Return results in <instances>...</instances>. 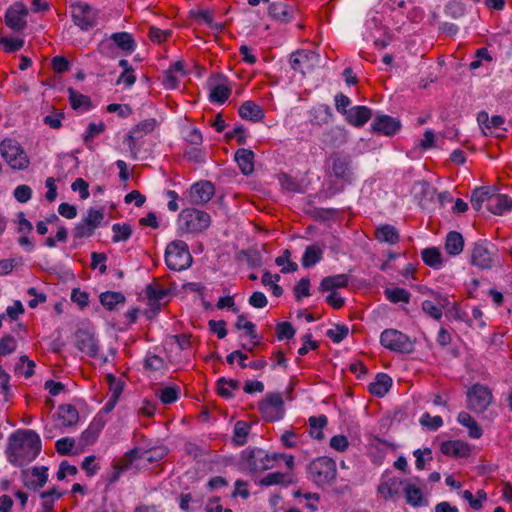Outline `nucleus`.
Masks as SVG:
<instances>
[{
  "label": "nucleus",
  "mask_w": 512,
  "mask_h": 512,
  "mask_svg": "<svg viewBox=\"0 0 512 512\" xmlns=\"http://www.w3.org/2000/svg\"><path fill=\"white\" fill-rule=\"evenodd\" d=\"M319 58L316 52L301 49L291 54L290 65L293 70L303 73L305 70H312L319 63Z\"/></svg>",
  "instance_id": "13"
},
{
  "label": "nucleus",
  "mask_w": 512,
  "mask_h": 512,
  "mask_svg": "<svg viewBox=\"0 0 512 512\" xmlns=\"http://www.w3.org/2000/svg\"><path fill=\"white\" fill-rule=\"evenodd\" d=\"M75 346L92 358H95L99 352L98 341L92 333L86 330L79 329L76 331Z\"/></svg>",
  "instance_id": "16"
},
{
  "label": "nucleus",
  "mask_w": 512,
  "mask_h": 512,
  "mask_svg": "<svg viewBox=\"0 0 512 512\" xmlns=\"http://www.w3.org/2000/svg\"><path fill=\"white\" fill-rule=\"evenodd\" d=\"M293 9L284 2H273L268 7L269 16L279 22L288 23L293 18Z\"/></svg>",
  "instance_id": "23"
},
{
  "label": "nucleus",
  "mask_w": 512,
  "mask_h": 512,
  "mask_svg": "<svg viewBox=\"0 0 512 512\" xmlns=\"http://www.w3.org/2000/svg\"><path fill=\"white\" fill-rule=\"evenodd\" d=\"M349 277L346 274H337L324 277L319 285L321 292H335L336 289L347 287Z\"/></svg>",
  "instance_id": "25"
},
{
  "label": "nucleus",
  "mask_w": 512,
  "mask_h": 512,
  "mask_svg": "<svg viewBox=\"0 0 512 512\" xmlns=\"http://www.w3.org/2000/svg\"><path fill=\"white\" fill-rule=\"evenodd\" d=\"M464 248L463 236L457 231H450L446 236L445 249L451 256L459 255Z\"/></svg>",
  "instance_id": "31"
},
{
  "label": "nucleus",
  "mask_w": 512,
  "mask_h": 512,
  "mask_svg": "<svg viewBox=\"0 0 512 512\" xmlns=\"http://www.w3.org/2000/svg\"><path fill=\"white\" fill-rule=\"evenodd\" d=\"M296 301H300L303 297H308L310 293V279L308 277L301 278L293 288Z\"/></svg>",
  "instance_id": "51"
},
{
  "label": "nucleus",
  "mask_w": 512,
  "mask_h": 512,
  "mask_svg": "<svg viewBox=\"0 0 512 512\" xmlns=\"http://www.w3.org/2000/svg\"><path fill=\"white\" fill-rule=\"evenodd\" d=\"M432 299L422 302V311L434 320L442 318L443 310L449 306L450 301L446 295L438 292H431Z\"/></svg>",
  "instance_id": "15"
},
{
  "label": "nucleus",
  "mask_w": 512,
  "mask_h": 512,
  "mask_svg": "<svg viewBox=\"0 0 512 512\" xmlns=\"http://www.w3.org/2000/svg\"><path fill=\"white\" fill-rule=\"evenodd\" d=\"M421 257L426 265L434 269H439L443 264L442 255L435 247L423 249L421 251Z\"/></svg>",
  "instance_id": "36"
},
{
  "label": "nucleus",
  "mask_w": 512,
  "mask_h": 512,
  "mask_svg": "<svg viewBox=\"0 0 512 512\" xmlns=\"http://www.w3.org/2000/svg\"><path fill=\"white\" fill-rule=\"evenodd\" d=\"M190 16L195 19H202L211 29L221 30L222 24L213 22V14L209 10H191L189 12Z\"/></svg>",
  "instance_id": "49"
},
{
  "label": "nucleus",
  "mask_w": 512,
  "mask_h": 512,
  "mask_svg": "<svg viewBox=\"0 0 512 512\" xmlns=\"http://www.w3.org/2000/svg\"><path fill=\"white\" fill-rule=\"evenodd\" d=\"M17 342L11 335H6L0 339V355L6 356L13 353L16 349Z\"/></svg>",
  "instance_id": "58"
},
{
  "label": "nucleus",
  "mask_w": 512,
  "mask_h": 512,
  "mask_svg": "<svg viewBox=\"0 0 512 512\" xmlns=\"http://www.w3.org/2000/svg\"><path fill=\"white\" fill-rule=\"evenodd\" d=\"M457 421L468 428L469 436L474 439H478L482 436V429L478 423L468 414L467 412H460L457 417Z\"/></svg>",
  "instance_id": "35"
},
{
  "label": "nucleus",
  "mask_w": 512,
  "mask_h": 512,
  "mask_svg": "<svg viewBox=\"0 0 512 512\" xmlns=\"http://www.w3.org/2000/svg\"><path fill=\"white\" fill-rule=\"evenodd\" d=\"M157 126L158 122L155 118H148L134 125L126 134L124 143L127 144L133 159L137 158L138 152L140 150L137 145V141L152 133Z\"/></svg>",
  "instance_id": "6"
},
{
  "label": "nucleus",
  "mask_w": 512,
  "mask_h": 512,
  "mask_svg": "<svg viewBox=\"0 0 512 512\" xmlns=\"http://www.w3.org/2000/svg\"><path fill=\"white\" fill-rule=\"evenodd\" d=\"M110 40L113 43L102 42L100 44L101 51H104L105 49H111L113 47V45H116L121 50H123L127 53H131L134 51V49L136 47V44H135V41H134L132 35L128 32L113 33L110 36Z\"/></svg>",
  "instance_id": "20"
},
{
  "label": "nucleus",
  "mask_w": 512,
  "mask_h": 512,
  "mask_svg": "<svg viewBox=\"0 0 512 512\" xmlns=\"http://www.w3.org/2000/svg\"><path fill=\"white\" fill-rule=\"evenodd\" d=\"M138 459H142V455L140 449L135 447L126 452L115 464L120 470L126 471Z\"/></svg>",
  "instance_id": "44"
},
{
  "label": "nucleus",
  "mask_w": 512,
  "mask_h": 512,
  "mask_svg": "<svg viewBox=\"0 0 512 512\" xmlns=\"http://www.w3.org/2000/svg\"><path fill=\"white\" fill-rule=\"evenodd\" d=\"M57 416L62 420V425L71 427L79 421V413L71 404H62L58 407Z\"/></svg>",
  "instance_id": "29"
},
{
  "label": "nucleus",
  "mask_w": 512,
  "mask_h": 512,
  "mask_svg": "<svg viewBox=\"0 0 512 512\" xmlns=\"http://www.w3.org/2000/svg\"><path fill=\"white\" fill-rule=\"evenodd\" d=\"M95 230V228H92L91 225L82 220L75 226L73 236L75 239L88 238L94 234Z\"/></svg>",
  "instance_id": "55"
},
{
  "label": "nucleus",
  "mask_w": 512,
  "mask_h": 512,
  "mask_svg": "<svg viewBox=\"0 0 512 512\" xmlns=\"http://www.w3.org/2000/svg\"><path fill=\"white\" fill-rule=\"evenodd\" d=\"M244 454L247 466L252 471L271 469L274 467L275 461L278 460V453L269 455L265 450L260 448H249Z\"/></svg>",
  "instance_id": "9"
},
{
  "label": "nucleus",
  "mask_w": 512,
  "mask_h": 512,
  "mask_svg": "<svg viewBox=\"0 0 512 512\" xmlns=\"http://www.w3.org/2000/svg\"><path fill=\"white\" fill-rule=\"evenodd\" d=\"M29 11L27 6L20 1L9 6L5 13V24L15 32H22L27 27L26 17Z\"/></svg>",
  "instance_id": "12"
},
{
  "label": "nucleus",
  "mask_w": 512,
  "mask_h": 512,
  "mask_svg": "<svg viewBox=\"0 0 512 512\" xmlns=\"http://www.w3.org/2000/svg\"><path fill=\"white\" fill-rule=\"evenodd\" d=\"M332 171L335 177L347 179L349 174V160L346 157L335 156L332 163Z\"/></svg>",
  "instance_id": "41"
},
{
  "label": "nucleus",
  "mask_w": 512,
  "mask_h": 512,
  "mask_svg": "<svg viewBox=\"0 0 512 512\" xmlns=\"http://www.w3.org/2000/svg\"><path fill=\"white\" fill-rule=\"evenodd\" d=\"M215 192L214 186L209 181H201L190 188V201L195 205H202L211 200Z\"/></svg>",
  "instance_id": "19"
},
{
  "label": "nucleus",
  "mask_w": 512,
  "mask_h": 512,
  "mask_svg": "<svg viewBox=\"0 0 512 512\" xmlns=\"http://www.w3.org/2000/svg\"><path fill=\"white\" fill-rule=\"evenodd\" d=\"M372 117V110L367 106L357 105L349 108L345 120L354 127L364 126Z\"/></svg>",
  "instance_id": "21"
},
{
  "label": "nucleus",
  "mask_w": 512,
  "mask_h": 512,
  "mask_svg": "<svg viewBox=\"0 0 512 512\" xmlns=\"http://www.w3.org/2000/svg\"><path fill=\"white\" fill-rule=\"evenodd\" d=\"M296 330L289 322H280L276 325V335L279 340L292 339Z\"/></svg>",
  "instance_id": "56"
},
{
  "label": "nucleus",
  "mask_w": 512,
  "mask_h": 512,
  "mask_svg": "<svg viewBox=\"0 0 512 512\" xmlns=\"http://www.w3.org/2000/svg\"><path fill=\"white\" fill-rule=\"evenodd\" d=\"M392 386V379L385 373H378L375 381L369 384V392L377 397H383Z\"/></svg>",
  "instance_id": "28"
},
{
  "label": "nucleus",
  "mask_w": 512,
  "mask_h": 512,
  "mask_svg": "<svg viewBox=\"0 0 512 512\" xmlns=\"http://www.w3.org/2000/svg\"><path fill=\"white\" fill-rule=\"evenodd\" d=\"M103 219L104 213L102 211L90 208L82 220L96 229L100 226Z\"/></svg>",
  "instance_id": "57"
},
{
  "label": "nucleus",
  "mask_w": 512,
  "mask_h": 512,
  "mask_svg": "<svg viewBox=\"0 0 512 512\" xmlns=\"http://www.w3.org/2000/svg\"><path fill=\"white\" fill-rule=\"evenodd\" d=\"M491 401L492 393L486 386L475 384L467 392V407L473 412H484Z\"/></svg>",
  "instance_id": "11"
},
{
  "label": "nucleus",
  "mask_w": 512,
  "mask_h": 512,
  "mask_svg": "<svg viewBox=\"0 0 512 512\" xmlns=\"http://www.w3.org/2000/svg\"><path fill=\"white\" fill-rule=\"evenodd\" d=\"M192 256L187 243L183 240L170 242L165 250V263L173 271H182L192 264Z\"/></svg>",
  "instance_id": "3"
},
{
  "label": "nucleus",
  "mask_w": 512,
  "mask_h": 512,
  "mask_svg": "<svg viewBox=\"0 0 512 512\" xmlns=\"http://www.w3.org/2000/svg\"><path fill=\"white\" fill-rule=\"evenodd\" d=\"M48 468L46 466L33 467L25 469L21 472V479L24 486L33 491H37L44 487L48 480Z\"/></svg>",
  "instance_id": "14"
},
{
  "label": "nucleus",
  "mask_w": 512,
  "mask_h": 512,
  "mask_svg": "<svg viewBox=\"0 0 512 512\" xmlns=\"http://www.w3.org/2000/svg\"><path fill=\"white\" fill-rule=\"evenodd\" d=\"M289 475L281 472H272L267 474L261 479L260 483L264 486H271L275 484H291L293 481L289 478Z\"/></svg>",
  "instance_id": "47"
},
{
  "label": "nucleus",
  "mask_w": 512,
  "mask_h": 512,
  "mask_svg": "<svg viewBox=\"0 0 512 512\" xmlns=\"http://www.w3.org/2000/svg\"><path fill=\"white\" fill-rule=\"evenodd\" d=\"M250 425L245 421H237L234 426V442L242 446L247 442V436L250 433Z\"/></svg>",
  "instance_id": "45"
},
{
  "label": "nucleus",
  "mask_w": 512,
  "mask_h": 512,
  "mask_svg": "<svg viewBox=\"0 0 512 512\" xmlns=\"http://www.w3.org/2000/svg\"><path fill=\"white\" fill-rule=\"evenodd\" d=\"M132 226L130 224L115 223L112 225L113 237L112 241L118 243L121 241H127L132 235Z\"/></svg>",
  "instance_id": "43"
},
{
  "label": "nucleus",
  "mask_w": 512,
  "mask_h": 512,
  "mask_svg": "<svg viewBox=\"0 0 512 512\" xmlns=\"http://www.w3.org/2000/svg\"><path fill=\"white\" fill-rule=\"evenodd\" d=\"M172 34L171 30H162L155 26L149 29V38L154 43H162Z\"/></svg>",
  "instance_id": "60"
},
{
  "label": "nucleus",
  "mask_w": 512,
  "mask_h": 512,
  "mask_svg": "<svg viewBox=\"0 0 512 512\" xmlns=\"http://www.w3.org/2000/svg\"><path fill=\"white\" fill-rule=\"evenodd\" d=\"M101 304L108 310H114L116 305L125 303V296L121 292L106 291L100 295Z\"/></svg>",
  "instance_id": "38"
},
{
  "label": "nucleus",
  "mask_w": 512,
  "mask_h": 512,
  "mask_svg": "<svg viewBox=\"0 0 512 512\" xmlns=\"http://www.w3.org/2000/svg\"><path fill=\"white\" fill-rule=\"evenodd\" d=\"M348 327L345 325H335L334 328L328 329L326 335L334 342L340 343L348 335Z\"/></svg>",
  "instance_id": "54"
},
{
  "label": "nucleus",
  "mask_w": 512,
  "mask_h": 512,
  "mask_svg": "<svg viewBox=\"0 0 512 512\" xmlns=\"http://www.w3.org/2000/svg\"><path fill=\"white\" fill-rule=\"evenodd\" d=\"M180 389L177 386H169L161 389L156 394L159 396L163 404H171L178 400Z\"/></svg>",
  "instance_id": "48"
},
{
  "label": "nucleus",
  "mask_w": 512,
  "mask_h": 512,
  "mask_svg": "<svg viewBox=\"0 0 512 512\" xmlns=\"http://www.w3.org/2000/svg\"><path fill=\"white\" fill-rule=\"evenodd\" d=\"M324 246L319 243H314L306 247L302 256V266L310 268L320 262L323 258Z\"/></svg>",
  "instance_id": "26"
},
{
  "label": "nucleus",
  "mask_w": 512,
  "mask_h": 512,
  "mask_svg": "<svg viewBox=\"0 0 512 512\" xmlns=\"http://www.w3.org/2000/svg\"><path fill=\"white\" fill-rule=\"evenodd\" d=\"M25 44L24 39L22 38H9V37H1L0 38V46L3 47L6 53H14L19 51Z\"/></svg>",
  "instance_id": "50"
},
{
  "label": "nucleus",
  "mask_w": 512,
  "mask_h": 512,
  "mask_svg": "<svg viewBox=\"0 0 512 512\" xmlns=\"http://www.w3.org/2000/svg\"><path fill=\"white\" fill-rule=\"evenodd\" d=\"M258 409L263 418L274 422L282 418L284 402L280 393H267L265 398L258 403Z\"/></svg>",
  "instance_id": "8"
},
{
  "label": "nucleus",
  "mask_w": 512,
  "mask_h": 512,
  "mask_svg": "<svg viewBox=\"0 0 512 512\" xmlns=\"http://www.w3.org/2000/svg\"><path fill=\"white\" fill-rule=\"evenodd\" d=\"M75 445V440L73 438L64 437L56 441L55 447L56 451L60 455H69Z\"/></svg>",
  "instance_id": "59"
},
{
  "label": "nucleus",
  "mask_w": 512,
  "mask_h": 512,
  "mask_svg": "<svg viewBox=\"0 0 512 512\" xmlns=\"http://www.w3.org/2000/svg\"><path fill=\"white\" fill-rule=\"evenodd\" d=\"M336 472V463L329 457L316 458L307 466L308 478L318 486L333 481Z\"/></svg>",
  "instance_id": "4"
},
{
  "label": "nucleus",
  "mask_w": 512,
  "mask_h": 512,
  "mask_svg": "<svg viewBox=\"0 0 512 512\" xmlns=\"http://www.w3.org/2000/svg\"><path fill=\"white\" fill-rule=\"evenodd\" d=\"M471 263L480 269H490L493 266L492 252L486 242H476L471 251Z\"/></svg>",
  "instance_id": "18"
},
{
  "label": "nucleus",
  "mask_w": 512,
  "mask_h": 512,
  "mask_svg": "<svg viewBox=\"0 0 512 512\" xmlns=\"http://www.w3.org/2000/svg\"><path fill=\"white\" fill-rule=\"evenodd\" d=\"M238 112L241 118L252 122H258L264 118L263 109L253 101H245Z\"/></svg>",
  "instance_id": "27"
},
{
  "label": "nucleus",
  "mask_w": 512,
  "mask_h": 512,
  "mask_svg": "<svg viewBox=\"0 0 512 512\" xmlns=\"http://www.w3.org/2000/svg\"><path fill=\"white\" fill-rule=\"evenodd\" d=\"M380 343L385 348L399 353H411L414 349L411 339L396 329H386L381 333Z\"/></svg>",
  "instance_id": "7"
},
{
  "label": "nucleus",
  "mask_w": 512,
  "mask_h": 512,
  "mask_svg": "<svg viewBox=\"0 0 512 512\" xmlns=\"http://www.w3.org/2000/svg\"><path fill=\"white\" fill-rule=\"evenodd\" d=\"M68 94L70 105L74 110H77L79 108L88 110L91 108V100L88 96L75 91L71 87L68 88Z\"/></svg>",
  "instance_id": "40"
},
{
  "label": "nucleus",
  "mask_w": 512,
  "mask_h": 512,
  "mask_svg": "<svg viewBox=\"0 0 512 512\" xmlns=\"http://www.w3.org/2000/svg\"><path fill=\"white\" fill-rule=\"evenodd\" d=\"M400 128V121L389 115H377L371 124V129L374 133L385 136L395 135Z\"/></svg>",
  "instance_id": "17"
},
{
  "label": "nucleus",
  "mask_w": 512,
  "mask_h": 512,
  "mask_svg": "<svg viewBox=\"0 0 512 512\" xmlns=\"http://www.w3.org/2000/svg\"><path fill=\"white\" fill-rule=\"evenodd\" d=\"M41 452V440L34 430H17L8 438L6 455L17 467L32 462Z\"/></svg>",
  "instance_id": "1"
},
{
  "label": "nucleus",
  "mask_w": 512,
  "mask_h": 512,
  "mask_svg": "<svg viewBox=\"0 0 512 512\" xmlns=\"http://www.w3.org/2000/svg\"><path fill=\"white\" fill-rule=\"evenodd\" d=\"M231 95V88L224 83L215 84L209 94L211 102L223 104Z\"/></svg>",
  "instance_id": "39"
},
{
  "label": "nucleus",
  "mask_w": 512,
  "mask_h": 512,
  "mask_svg": "<svg viewBox=\"0 0 512 512\" xmlns=\"http://www.w3.org/2000/svg\"><path fill=\"white\" fill-rule=\"evenodd\" d=\"M181 228L188 233H200L209 228L211 224L210 215L196 208H186L179 214Z\"/></svg>",
  "instance_id": "5"
},
{
  "label": "nucleus",
  "mask_w": 512,
  "mask_h": 512,
  "mask_svg": "<svg viewBox=\"0 0 512 512\" xmlns=\"http://www.w3.org/2000/svg\"><path fill=\"white\" fill-rule=\"evenodd\" d=\"M106 129V126L103 122H100L99 124L96 123H90L87 127V130L84 134L83 140L86 146H89V144L92 142V140L103 133Z\"/></svg>",
  "instance_id": "52"
},
{
  "label": "nucleus",
  "mask_w": 512,
  "mask_h": 512,
  "mask_svg": "<svg viewBox=\"0 0 512 512\" xmlns=\"http://www.w3.org/2000/svg\"><path fill=\"white\" fill-rule=\"evenodd\" d=\"M375 237L381 242H386L391 245L399 241V234L397 229L389 224L378 227L375 231Z\"/></svg>",
  "instance_id": "34"
},
{
  "label": "nucleus",
  "mask_w": 512,
  "mask_h": 512,
  "mask_svg": "<svg viewBox=\"0 0 512 512\" xmlns=\"http://www.w3.org/2000/svg\"><path fill=\"white\" fill-rule=\"evenodd\" d=\"M14 197L20 203L28 202L32 197V189L30 186L22 184L15 188Z\"/></svg>",
  "instance_id": "63"
},
{
  "label": "nucleus",
  "mask_w": 512,
  "mask_h": 512,
  "mask_svg": "<svg viewBox=\"0 0 512 512\" xmlns=\"http://www.w3.org/2000/svg\"><path fill=\"white\" fill-rule=\"evenodd\" d=\"M441 452L444 455L464 458L470 455V447L467 443L460 440H449L441 444Z\"/></svg>",
  "instance_id": "22"
},
{
  "label": "nucleus",
  "mask_w": 512,
  "mask_h": 512,
  "mask_svg": "<svg viewBox=\"0 0 512 512\" xmlns=\"http://www.w3.org/2000/svg\"><path fill=\"white\" fill-rule=\"evenodd\" d=\"M351 104V100L348 96L343 93H338L335 96V107L337 112L342 114L344 117L347 115L349 109L348 107Z\"/></svg>",
  "instance_id": "62"
},
{
  "label": "nucleus",
  "mask_w": 512,
  "mask_h": 512,
  "mask_svg": "<svg viewBox=\"0 0 512 512\" xmlns=\"http://www.w3.org/2000/svg\"><path fill=\"white\" fill-rule=\"evenodd\" d=\"M512 209V199L504 194H494L490 199L488 210L493 214L501 215Z\"/></svg>",
  "instance_id": "30"
},
{
  "label": "nucleus",
  "mask_w": 512,
  "mask_h": 512,
  "mask_svg": "<svg viewBox=\"0 0 512 512\" xmlns=\"http://www.w3.org/2000/svg\"><path fill=\"white\" fill-rule=\"evenodd\" d=\"M240 383L234 379L221 377L217 380L218 394L226 399L233 397V391L239 389Z\"/></svg>",
  "instance_id": "37"
},
{
  "label": "nucleus",
  "mask_w": 512,
  "mask_h": 512,
  "mask_svg": "<svg viewBox=\"0 0 512 512\" xmlns=\"http://www.w3.org/2000/svg\"><path fill=\"white\" fill-rule=\"evenodd\" d=\"M384 295L392 303H409L411 297V294L403 288H386Z\"/></svg>",
  "instance_id": "42"
},
{
  "label": "nucleus",
  "mask_w": 512,
  "mask_h": 512,
  "mask_svg": "<svg viewBox=\"0 0 512 512\" xmlns=\"http://www.w3.org/2000/svg\"><path fill=\"white\" fill-rule=\"evenodd\" d=\"M254 152L250 149L240 148L235 152V161L244 175L254 171Z\"/></svg>",
  "instance_id": "24"
},
{
  "label": "nucleus",
  "mask_w": 512,
  "mask_h": 512,
  "mask_svg": "<svg viewBox=\"0 0 512 512\" xmlns=\"http://www.w3.org/2000/svg\"><path fill=\"white\" fill-rule=\"evenodd\" d=\"M419 422L430 431H436L443 425V420L440 416H431L427 412L421 416Z\"/></svg>",
  "instance_id": "53"
},
{
  "label": "nucleus",
  "mask_w": 512,
  "mask_h": 512,
  "mask_svg": "<svg viewBox=\"0 0 512 512\" xmlns=\"http://www.w3.org/2000/svg\"><path fill=\"white\" fill-rule=\"evenodd\" d=\"M71 16L74 24L81 30L87 31L97 25V12L87 3L71 5Z\"/></svg>",
  "instance_id": "10"
},
{
  "label": "nucleus",
  "mask_w": 512,
  "mask_h": 512,
  "mask_svg": "<svg viewBox=\"0 0 512 512\" xmlns=\"http://www.w3.org/2000/svg\"><path fill=\"white\" fill-rule=\"evenodd\" d=\"M493 193L489 187H479L473 190L471 195V205L476 211H480L484 202H487V208L490 206V199Z\"/></svg>",
  "instance_id": "32"
},
{
  "label": "nucleus",
  "mask_w": 512,
  "mask_h": 512,
  "mask_svg": "<svg viewBox=\"0 0 512 512\" xmlns=\"http://www.w3.org/2000/svg\"><path fill=\"white\" fill-rule=\"evenodd\" d=\"M102 424L99 422H93L89 425V427L83 431L81 435V441L84 445H90L95 442V440L98 438L101 430H102Z\"/></svg>",
  "instance_id": "46"
},
{
  "label": "nucleus",
  "mask_w": 512,
  "mask_h": 512,
  "mask_svg": "<svg viewBox=\"0 0 512 512\" xmlns=\"http://www.w3.org/2000/svg\"><path fill=\"white\" fill-rule=\"evenodd\" d=\"M323 142L332 146H339L344 142V136L340 130H330L324 134Z\"/></svg>",
  "instance_id": "64"
},
{
  "label": "nucleus",
  "mask_w": 512,
  "mask_h": 512,
  "mask_svg": "<svg viewBox=\"0 0 512 512\" xmlns=\"http://www.w3.org/2000/svg\"><path fill=\"white\" fill-rule=\"evenodd\" d=\"M106 109L109 113H117L118 116L121 118L129 117L133 112V109L129 104L122 105V104L112 103V104H109Z\"/></svg>",
  "instance_id": "61"
},
{
  "label": "nucleus",
  "mask_w": 512,
  "mask_h": 512,
  "mask_svg": "<svg viewBox=\"0 0 512 512\" xmlns=\"http://www.w3.org/2000/svg\"><path fill=\"white\" fill-rule=\"evenodd\" d=\"M0 155L13 170H26L30 165L27 153L16 139H3L0 142Z\"/></svg>",
  "instance_id": "2"
},
{
  "label": "nucleus",
  "mask_w": 512,
  "mask_h": 512,
  "mask_svg": "<svg viewBox=\"0 0 512 512\" xmlns=\"http://www.w3.org/2000/svg\"><path fill=\"white\" fill-rule=\"evenodd\" d=\"M406 503L412 507H420L424 504L423 492L420 488L411 483H406L403 487Z\"/></svg>",
  "instance_id": "33"
}]
</instances>
